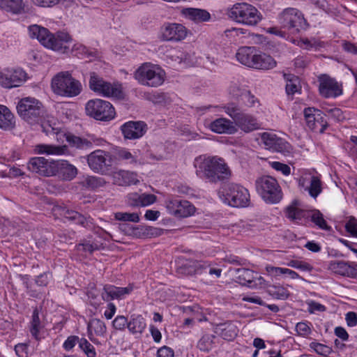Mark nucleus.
Returning a JSON list of instances; mask_svg holds the SVG:
<instances>
[{"instance_id": "1", "label": "nucleus", "mask_w": 357, "mask_h": 357, "mask_svg": "<svg viewBox=\"0 0 357 357\" xmlns=\"http://www.w3.org/2000/svg\"><path fill=\"white\" fill-rule=\"evenodd\" d=\"M193 165L196 175L210 183L224 182L231 176V171L225 159L218 155H199L195 158Z\"/></svg>"}, {"instance_id": "2", "label": "nucleus", "mask_w": 357, "mask_h": 357, "mask_svg": "<svg viewBox=\"0 0 357 357\" xmlns=\"http://www.w3.org/2000/svg\"><path fill=\"white\" fill-rule=\"evenodd\" d=\"M28 30L31 38H36L43 46L54 51L64 52L69 49L68 44L72 41L71 36L66 32L59 31L52 34L47 29L37 24L29 26Z\"/></svg>"}, {"instance_id": "3", "label": "nucleus", "mask_w": 357, "mask_h": 357, "mask_svg": "<svg viewBox=\"0 0 357 357\" xmlns=\"http://www.w3.org/2000/svg\"><path fill=\"white\" fill-rule=\"evenodd\" d=\"M133 77L141 86L158 88L164 84L166 73L160 66L145 62L134 71Z\"/></svg>"}, {"instance_id": "4", "label": "nucleus", "mask_w": 357, "mask_h": 357, "mask_svg": "<svg viewBox=\"0 0 357 357\" xmlns=\"http://www.w3.org/2000/svg\"><path fill=\"white\" fill-rule=\"evenodd\" d=\"M218 194L224 203L233 207H246L250 201L248 190L234 183L223 185Z\"/></svg>"}, {"instance_id": "5", "label": "nucleus", "mask_w": 357, "mask_h": 357, "mask_svg": "<svg viewBox=\"0 0 357 357\" xmlns=\"http://www.w3.org/2000/svg\"><path fill=\"white\" fill-rule=\"evenodd\" d=\"M51 86L56 94L64 97L77 96L82 90L80 82L73 77L69 71L57 73L52 79Z\"/></svg>"}, {"instance_id": "6", "label": "nucleus", "mask_w": 357, "mask_h": 357, "mask_svg": "<svg viewBox=\"0 0 357 357\" xmlns=\"http://www.w3.org/2000/svg\"><path fill=\"white\" fill-rule=\"evenodd\" d=\"M229 17L238 23L247 26H255L261 20V13L252 5L236 3L228 10Z\"/></svg>"}, {"instance_id": "7", "label": "nucleus", "mask_w": 357, "mask_h": 357, "mask_svg": "<svg viewBox=\"0 0 357 357\" xmlns=\"http://www.w3.org/2000/svg\"><path fill=\"white\" fill-rule=\"evenodd\" d=\"M17 111L19 116L29 124L42 123L44 113L43 104L34 98H22L17 103Z\"/></svg>"}, {"instance_id": "8", "label": "nucleus", "mask_w": 357, "mask_h": 357, "mask_svg": "<svg viewBox=\"0 0 357 357\" xmlns=\"http://www.w3.org/2000/svg\"><path fill=\"white\" fill-rule=\"evenodd\" d=\"M89 84L91 91L104 97L116 99L124 98L121 84L107 82L95 72L90 73Z\"/></svg>"}, {"instance_id": "9", "label": "nucleus", "mask_w": 357, "mask_h": 357, "mask_svg": "<svg viewBox=\"0 0 357 357\" xmlns=\"http://www.w3.org/2000/svg\"><path fill=\"white\" fill-rule=\"evenodd\" d=\"M255 185L258 193L266 203L276 204L282 199V189L273 177L261 176L256 180Z\"/></svg>"}, {"instance_id": "10", "label": "nucleus", "mask_w": 357, "mask_h": 357, "mask_svg": "<svg viewBox=\"0 0 357 357\" xmlns=\"http://www.w3.org/2000/svg\"><path fill=\"white\" fill-rule=\"evenodd\" d=\"M225 112L234 119L235 124L245 132H250L258 130L261 124L257 119L248 114L243 113L235 103H228L224 107Z\"/></svg>"}, {"instance_id": "11", "label": "nucleus", "mask_w": 357, "mask_h": 357, "mask_svg": "<svg viewBox=\"0 0 357 357\" xmlns=\"http://www.w3.org/2000/svg\"><path fill=\"white\" fill-rule=\"evenodd\" d=\"M85 111L89 116L101 121H109L116 116L113 105L100 98L89 100L85 105Z\"/></svg>"}, {"instance_id": "12", "label": "nucleus", "mask_w": 357, "mask_h": 357, "mask_svg": "<svg viewBox=\"0 0 357 357\" xmlns=\"http://www.w3.org/2000/svg\"><path fill=\"white\" fill-rule=\"evenodd\" d=\"M281 26L292 33H298L301 29H306L308 26L301 11L296 8L284 9L278 16Z\"/></svg>"}, {"instance_id": "13", "label": "nucleus", "mask_w": 357, "mask_h": 357, "mask_svg": "<svg viewBox=\"0 0 357 357\" xmlns=\"http://www.w3.org/2000/svg\"><path fill=\"white\" fill-rule=\"evenodd\" d=\"M87 163L90 169L98 174H105L113 164L112 155L107 151L98 149L87 155Z\"/></svg>"}, {"instance_id": "14", "label": "nucleus", "mask_w": 357, "mask_h": 357, "mask_svg": "<svg viewBox=\"0 0 357 357\" xmlns=\"http://www.w3.org/2000/svg\"><path fill=\"white\" fill-rule=\"evenodd\" d=\"M167 212L176 218H187L195 211V206L188 201L177 197H169L165 200Z\"/></svg>"}, {"instance_id": "15", "label": "nucleus", "mask_w": 357, "mask_h": 357, "mask_svg": "<svg viewBox=\"0 0 357 357\" xmlns=\"http://www.w3.org/2000/svg\"><path fill=\"white\" fill-rule=\"evenodd\" d=\"M319 91L325 98H335L342 94V85L326 75L319 77Z\"/></svg>"}, {"instance_id": "16", "label": "nucleus", "mask_w": 357, "mask_h": 357, "mask_svg": "<svg viewBox=\"0 0 357 357\" xmlns=\"http://www.w3.org/2000/svg\"><path fill=\"white\" fill-rule=\"evenodd\" d=\"M29 171L43 176H54V160H48L44 157H35L27 163Z\"/></svg>"}, {"instance_id": "17", "label": "nucleus", "mask_w": 357, "mask_h": 357, "mask_svg": "<svg viewBox=\"0 0 357 357\" xmlns=\"http://www.w3.org/2000/svg\"><path fill=\"white\" fill-rule=\"evenodd\" d=\"M27 75L22 69L6 70L0 73V84L4 88L20 86L26 81Z\"/></svg>"}, {"instance_id": "18", "label": "nucleus", "mask_w": 357, "mask_h": 357, "mask_svg": "<svg viewBox=\"0 0 357 357\" xmlns=\"http://www.w3.org/2000/svg\"><path fill=\"white\" fill-rule=\"evenodd\" d=\"M162 38L167 41H181L185 38L188 30L181 24L167 23L162 27Z\"/></svg>"}, {"instance_id": "19", "label": "nucleus", "mask_w": 357, "mask_h": 357, "mask_svg": "<svg viewBox=\"0 0 357 357\" xmlns=\"http://www.w3.org/2000/svg\"><path fill=\"white\" fill-rule=\"evenodd\" d=\"M147 126L144 121H128L121 126L125 139H136L142 137L146 132Z\"/></svg>"}, {"instance_id": "20", "label": "nucleus", "mask_w": 357, "mask_h": 357, "mask_svg": "<svg viewBox=\"0 0 357 357\" xmlns=\"http://www.w3.org/2000/svg\"><path fill=\"white\" fill-rule=\"evenodd\" d=\"M328 268L340 275L357 278V264H351L344 261L335 260L330 261Z\"/></svg>"}, {"instance_id": "21", "label": "nucleus", "mask_w": 357, "mask_h": 357, "mask_svg": "<svg viewBox=\"0 0 357 357\" xmlns=\"http://www.w3.org/2000/svg\"><path fill=\"white\" fill-rule=\"evenodd\" d=\"M133 288L132 286L119 287L112 284H105L102 289L101 296L105 301L114 299H122L129 294Z\"/></svg>"}, {"instance_id": "22", "label": "nucleus", "mask_w": 357, "mask_h": 357, "mask_svg": "<svg viewBox=\"0 0 357 357\" xmlns=\"http://www.w3.org/2000/svg\"><path fill=\"white\" fill-rule=\"evenodd\" d=\"M54 175L58 174L63 180L71 181L77 174V169L67 160L54 161Z\"/></svg>"}, {"instance_id": "23", "label": "nucleus", "mask_w": 357, "mask_h": 357, "mask_svg": "<svg viewBox=\"0 0 357 357\" xmlns=\"http://www.w3.org/2000/svg\"><path fill=\"white\" fill-rule=\"evenodd\" d=\"M211 131L218 134H234L237 129L234 123L226 118H219L208 126Z\"/></svg>"}, {"instance_id": "24", "label": "nucleus", "mask_w": 357, "mask_h": 357, "mask_svg": "<svg viewBox=\"0 0 357 357\" xmlns=\"http://www.w3.org/2000/svg\"><path fill=\"white\" fill-rule=\"evenodd\" d=\"M257 54V49L255 47L245 46L238 50L236 54V58L241 64L249 68H252Z\"/></svg>"}, {"instance_id": "25", "label": "nucleus", "mask_w": 357, "mask_h": 357, "mask_svg": "<svg viewBox=\"0 0 357 357\" xmlns=\"http://www.w3.org/2000/svg\"><path fill=\"white\" fill-rule=\"evenodd\" d=\"M307 179L306 177L300 178L298 182L299 186L303 188L305 190H307L312 197L317 198L322 192V182L320 176L314 175L310 176V185H305V181Z\"/></svg>"}, {"instance_id": "26", "label": "nucleus", "mask_w": 357, "mask_h": 357, "mask_svg": "<svg viewBox=\"0 0 357 357\" xmlns=\"http://www.w3.org/2000/svg\"><path fill=\"white\" fill-rule=\"evenodd\" d=\"M128 199L130 206L144 207L155 203L157 197L153 194L132 192L128 195Z\"/></svg>"}, {"instance_id": "27", "label": "nucleus", "mask_w": 357, "mask_h": 357, "mask_svg": "<svg viewBox=\"0 0 357 357\" xmlns=\"http://www.w3.org/2000/svg\"><path fill=\"white\" fill-rule=\"evenodd\" d=\"M181 14L186 19L193 21L195 23L207 22L211 18V15L207 10L200 8H183L181 10Z\"/></svg>"}, {"instance_id": "28", "label": "nucleus", "mask_w": 357, "mask_h": 357, "mask_svg": "<svg viewBox=\"0 0 357 357\" xmlns=\"http://www.w3.org/2000/svg\"><path fill=\"white\" fill-rule=\"evenodd\" d=\"M112 155L113 161L114 160L118 161H123L126 165H137L141 164L137 152H130L126 148H119L115 149Z\"/></svg>"}, {"instance_id": "29", "label": "nucleus", "mask_w": 357, "mask_h": 357, "mask_svg": "<svg viewBox=\"0 0 357 357\" xmlns=\"http://www.w3.org/2000/svg\"><path fill=\"white\" fill-rule=\"evenodd\" d=\"M276 66L277 61L273 57L257 50L252 68L268 70L273 69Z\"/></svg>"}, {"instance_id": "30", "label": "nucleus", "mask_w": 357, "mask_h": 357, "mask_svg": "<svg viewBox=\"0 0 357 357\" xmlns=\"http://www.w3.org/2000/svg\"><path fill=\"white\" fill-rule=\"evenodd\" d=\"M114 182L118 185H130L139 182L137 174L135 172L120 170L114 174Z\"/></svg>"}, {"instance_id": "31", "label": "nucleus", "mask_w": 357, "mask_h": 357, "mask_svg": "<svg viewBox=\"0 0 357 357\" xmlns=\"http://www.w3.org/2000/svg\"><path fill=\"white\" fill-rule=\"evenodd\" d=\"M285 213L287 218L291 222L302 225L306 222L309 211L303 210L291 205L286 208Z\"/></svg>"}, {"instance_id": "32", "label": "nucleus", "mask_w": 357, "mask_h": 357, "mask_svg": "<svg viewBox=\"0 0 357 357\" xmlns=\"http://www.w3.org/2000/svg\"><path fill=\"white\" fill-rule=\"evenodd\" d=\"M87 328L89 337L93 342H96L95 336H104L107 331L105 324L99 319L90 320Z\"/></svg>"}, {"instance_id": "33", "label": "nucleus", "mask_w": 357, "mask_h": 357, "mask_svg": "<svg viewBox=\"0 0 357 357\" xmlns=\"http://www.w3.org/2000/svg\"><path fill=\"white\" fill-rule=\"evenodd\" d=\"M235 278L236 281L242 285L250 287L252 284L254 276H257V273L248 268L234 269Z\"/></svg>"}, {"instance_id": "34", "label": "nucleus", "mask_w": 357, "mask_h": 357, "mask_svg": "<svg viewBox=\"0 0 357 357\" xmlns=\"http://www.w3.org/2000/svg\"><path fill=\"white\" fill-rule=\"evenodd\" d=\"M215 332L228 341L233 340L237 335L238 330L231 323L220 324L217 326Z\"/></svg>"}, {"instance_id": "35", "label": "nucleus", "mask_w": 357, "mask_h": 357, "mask_svg": "<svg viewBox=\"0 0 357 357\" xmlns=\"http://www.w3.org/2000/svg\"><path fill=\"white\" fill-rule=\"evenodd\" d=\"M14 126V115L7 107L0 105V128L4 130H10Z\"/></svg>"}, {"instance_id": "36", "label": "nucleus", "mask_w": 357, "mask_h": 357, "mask_svg": "<svg viewBox=\"0 0 357 357\" xmlns=\"http://www.w3.org/2000/svg\"><path fill=\"white\" fill-rule=\"evenodd\" d=\"M36 151L40 154L63 155L66 153V146H56L50 144H38L36 146Z\"/></svg>"}, {"instance_id": "37", "label": "nucleus", "mask_w": 357, "mask_h": 357, "mask_svg": "<svg viewBox=\"0 0 357 357\" xmlns=\"http://www.w3.org/2000/svg\"><path fill=\"white\" fill-rule=\"evenodd\" d=\"M43 328V325L41 323L39 317V312L38 308H35L33 311L31 319L29 323V331L32 337L36 340H40V337L39 335L40 330Z\"/></svg>"}, {"instance_id": "38", "label": "nucleus", "mask_w": 357, "mask_h": 357, "mask_svg": "<svg viewBox=\"0 0 357 357\" xmlns=\"http://www.w3.org/2000/svg\"><path fill=\"white\" fill-rule=\"evenodd\" d=\"M146 326V321L141 315L132 316L128 324V328L132 333H142Z\"/></svg>"}, {"instance_id": "39", "label": "nucleus", "mask_w": 357, "mask_h": 357, "mask_svg": "<svg viewBox=\"0 0 357 357\" xmlns=\"http://www.w3.org/2000/svg\"><path fill=\"white\" fill-rule=\"evenodd\" d=\"M310 219V220L319 228L326 230L330 231L331 227L328 225L326 221L324 218L323 214L319 210H312L309 211L307 220Z\"/></svg>"}, {"instance_id": "40", "label": "nucleus", "mask_w": 357, "mask_h": 357, "mask_svg": "<svg viewBox=\"0 0 357 357\" xmlns=\"http://www.w3.org/2000/svg\"><path fill=\"white\" fill-rule=\"evenodd\" d=\"M267 293L273 298L286 300L289 298L290 293L286 287L282 285H269Z\"/></svg>"}, {"instance_id": "41", "label": "nucleus", "mask_w": 357, "mask_h": 357, "mask_svg": "<svg viewBox=\"0 0 357 357\" xmlns=\"http://www.w3.org/2000/svg\"><path fill=\"white\" fill-rule=\"evenodd\" d=\"M321 110L314 107H307L303 111L306 124L310 129L315 128L316 119H321Z\"/></svg>"}, {"instance_id": "42", "label": "nucleus", "mask_w": 357, "mask_h": 357, "mask_svg": "<svg viewBox=\"0 0 357 357\" xmlns=\"http://www.w3.org/2000/svg\"><path fill=\"white\" fill-rule=\"evenodd\" d=\"M283 77L287 82L285 89L287 95H294L298 89V77L291 73H283Z\"/></svg>"}, {"instance_id": "43", "label": "nucleus", "mask_w": 357, "mask_h": 357, "mask_svg": "<svg viewBox=\"0 0 357 357\" xmlns=\"http://www.w3.org/2000/svg\"><path fill=\"white\" fill-rule=\"evenodd\" d=\"M66 140L71 146L80 149L91 148L93 146L91 142L73 135H68Z\"/></svg>"}, {"instance_id": "44", "label": "nucleus", "mask_w": 357, "mask_h": 357, "mask_svg": "<svg viewBox=\"0 0 357 357\" xmlns=\"http://www.w3.org/2000/svg\"><path fill=\"white\" fill-rule=\"evenodd\" d=\"M269 150L283 154H287L291 152V146L284 139L277 137L273 142V147H271Z\"/></svg>"}, {"instance_id": "45", "label": "nucleus", "mask_w": 357, "mask_h": 357, "mask_svg": "<svg viewBox=\"0 0 357 357\" xmlns=\"http://www.w3.org/2000/svg\"><path fill=\"white\" fill-rule=\"evenodd\" d=\"M63 215L67 219L75 221L76 223L81 225L83 227H86L88 225L86 218L75 211L63 209Z\"/></svg>"}, {"instance_id": "46", "label": "nucleus", "mask_w": 357, "mask_h": 357, "mask_svg": "<svg viewBox=\"0 0 357 357\" xmlns=\"http://www.w3.org/2000/svg\"><path fill=\"white\" fill-rule=\"evenodd\" d=\"M242 300L245 302L251 303H255L258 304L261 306H266L271 311L273 312H278L280 310L279 307L277 305L275 304H266L265 302L263 301V300L258 296L253 295V296H243Z\"/></svg>"}, {"instance_id": "47", "label": "nucleus", "mask_w": 357, "mask_h": 357, "mask_svg": "<svg viewBox=\"0 0 357 357\" xmlns=\"http://www.w3.org/2000/svg\"><path fill=\"white\" fill-rule=\"evenodd\" d=\"M114 218L119 221L139 222L140 220L139 213H127V212H116L114 213Z\"/></svg>"}, {"instance_id": "48", "label": "nucleus", "mask_w": 357, "mask_h": 357, "mask_svg": "<svg viewBox=\"0 0 357 357\" xmlns=\"http://www.w3.org/2000/svg\"><path fill=\"white\" fill-rule=\"evenodd\" d=\"M215 335L206 334L202 337V338L199 340L197 343V347L204 351H210L213 346V339L215 338Z\"/></svg>"}, {"instance_id": "49", "label": "nucleus", "mask_w": 357, "mask_h": 357, "mask_svg": "<svg viewBox=\"0 0 357 357\" xmlns=\"http://www.w3.org/2000/svg\"><path fill=\"white\" fill-rule=\"evenodd\" d=\"M177 272L179 274L184 275H196L195 260H187L183 264L177 268Z\"/></svg>"}, {"instance_id": "50", "label": "nucleus", "mask_w": 357, "mask_h": 357, "mask_svg": "<svg viewBox=\"0 0 357 357\" xmlns=\"http://www.w3.org/2000/svg\"><path fill=\"white\" fill-rule=\"evenodd\" d=\"M105 181L102 178L90 176L84 180V185L86 188L95 189L104 186Z\"/></svg>"}, {"instance_id": "51", "label": "nucleus", "mask_w": 357, "mask_h": 357, "mask_svg": "<svg viewBox=\"0 0 357 357\" xmlns=\"http://www.w3.org/2000/svg\"><path fill=\"white\" fill-rule=\"evenodd\" d=\"M79 251L89 252L92 253L93 251L100 249V245L90 240H84L82 243L77 245Z\"/></svg>"}, {"instance_id": "52", "label": "nucleus", "mask_w": 357, "mask_h": 357, "mask_svg": "<svg viewBox=\"0 0 357 357\" xmlns=\"http://www.w3.org/2000/svg\"><path fill=\"white\" fill-rule=\"evenodd\" d=\"M310 347L313 349L317 354L326 356L332 352V349L325 344L312 342L310 344Z\"/></svg>"}, {"instance_id": "53", "label": "nucleus", "mask_w": 357, "mask_h": 357, "mask_svg": "<svg viewBox=\"0 0 357 357\" xmlns=\"http://www.w3.org/2000/svg\"><path fill=\"white\" fill-rule=\"evenodd\" d=\"M79 347L87 357H96V352L95 348L86 339L81 338Z\"/></svg>"}, {"instance_id": "54", "label": "nucleus", "mask_w": 357, "mask_h": 357, "mask_svg": "<svg viewBox=\"0 0 357 357\" xmlns=\"http://www.w3.org/2000/svg\"><path fill=\"white\" fill-rule=\"evenodd\" d=\"M241 100L248 107L255 106L258 103L257 99L249 91L244 90L240 95Z\"/></svg>"}, {"instance_id": "55", "label": "nucleus", "mask_w": 357, "mask_h": 357, "mask_svg": "<svg viewBox=\"0 0 357 357\" xmlns=\"http://www.w3.org/2000/svg\"><path fill=\"white\" fill-rule=\"evenodd\" d=\"M320 116L321 119H316L315 128L311 130L314 132L323 133L328 127V123L325 119V114H324L322 112H321Z\"/></svg>"}, {"instance_id": "56", "label": "nucleus", "mask_w": 357, "mask_h": 357, "mask_svg": "<svg viewBox=\"0 0 357 357\" xmlns=\"http://www.w3.org/2000/svg\"><path fill=\"white\" fill-rule=\"evenodd\" d=\"M278 136L273 133L264 132L261 134V139L263 144L267 149L273 147V144Z\"/></svg>"}, {"instance_id": "57", "label": "nucleus", "mask_w": 357, "mask_h": 357, "mask_svg": "<svg viewBox=\"0 0 357 357\" xmlns=\"http://www.w3.org/2000/svg\"><path fill=\"white\" fill-rule=\"evenodd\" d=\"M80 339L78 336L70 335L63 344V347L66 351L71 350L77 343L79 344Z\"/></svg>"}, {"instance_id": "58", "label": "nucleus", "mask_w": 357, "mask_h": 357, "mask_svg": "<svg viewBox=\"0 0 357 357\" xmlns=\"http://www.w3.org/2000/svg\"><path fill=\"white\" fill-rule=\"evenodd\" d=\"M345 229L353 236L357 237V219L353 217L350 218L345 225Z\"/></svg>"}, {"instance_id": "59", "label": "nucleus", "mask_w": 357, "mask_h": 357, "mask_svg": "<svg viewBox=\"0 0 357 357\" xmlns=\"http://www.w3.org/2000/svg\"><path fill=\"white\" fill-rule=\"evenodd\" d=\"M128 321L124 316H117L113 321L112 325L116 330H123L126 326H128Z\"/></svg>"}, {"instance_id": "60", "label": "nucleus", "mask_w": 357, "mask_h": 357, "mask_svg": "<svg viewBox=\"0 0 357 357\" xmlns=\"http://www.w3.org/2000/svg\"><path fill=\"white\" fill-rule=\"evenodd\" d=\"M270 284L265 280V279L259 275H255L252 284L250 285V288H265L267 287L268 289V286Z\"/></svg>"}, {"instance_id": "61", "label": "nucleus", "mask_w": 357, "mask_h": 357, "mask_svg": "<svg viewBox=\"0 0 357 357\" xmlns=\"http://www.w3.org/2000/svg\"><path fill=\"white\" fill-rule=\"evenodd\" d=\"M28 344L19 343L15 346V351L18 357H29Z\"/></svg>"}, {"instance_id": "62", "label": "nucleus", "mask_w": 357, "mask_h": 357, "mask_svg": "<svg viewBox=\"0 0 357 357\" xmlns=\"http://www.w3.org/2000/svg\"><path fill=\"white\" fill-rule=\"evenodd\" d=\"M271 167L274 169L281 172L285 176H288L291 173V169L289 166L280 162H273L271 163Z\"/></svg>"}, {"instance_id": "63", "label": "nucleus", "mask_w": 357, "mask_h": 357, "mask_svg": "<svg viewBox=\"0 0 357 357\" xmlns=\"http://www.w3.org/2000/svg\"><path fill=\"white\" fill-rule=\"evenodd\" d=\"M51 278V274L50 273H43L37 276L36 278V283L38 286L46 287L48 284Z\"/></svg>"}, {"instance_id": "64", "label": "nucleus", "mask_w": 357, "mask_h": 357, "mask_svg": "<svg viewBox=\"0 0 357 357\" xmlns=\"http://www.w3.org/2000/svg\"><path fill=\"white\" fill-rule=\"evenodd\" d=\"M157 357H174V352L169 347L163 346L158 349Z\"/></svg>"}]
</instances>
